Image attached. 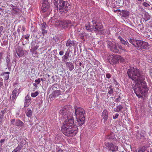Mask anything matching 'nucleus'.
<instances>
[{
	"instance_id": "9d476101",
	"label": "nucleus",
	"mask_w": 152,
	"mask_h": 152,
	"mask_svg": "<svg viewBox=\"0 0 152 152\" xmlns=\"http://www.w3.org/2000/svg\"><path fill=\"white\" fill-rule=\"evenodd\" d=\"M108 48L114 53H117L119 52L117 47L114 42H109L108 43Z\"/></svg>"
},
{
	"instance_id": "4d7b16f0",
	"label": "nucleus",
	"mask_w": 152,
	"mask_h": 152,
	"mask_svg": "<svg viewBox=\"0 0 152 152\" xmlns=\"http://www.w3.org/2000/svg\"><path fill=\"white\" fill-rule=\"evenodd\" d=\"M117 12H121V10L119 9L117 10H114V12L115 13H116Z\"/></svg>"
},
{
	"instance_id": "6e6552de",
	"label": "nucleus",
	"mask_w": 152,
	"mask_h": 152,
	"mask_svg": "<svg viewBox=\"0 0 152 152\" xmlns=\"http://www.w3.org/2000/svg\"><path fill=\"white\" fill-rule=\"evenodd\" d=\"M92 22L93 24L92 26V30L95 31H102L103 26L101 23L97 22L95 20H92Z\"/></svg>"
},
{
	"instance_id": "4be33fe9",
	"label": "nucleus",
	"mask_w": 152,
	"mask_h": 152,
	"mask_svg": "<svg viewBox=\"0 0 152 152\" xmlns=\"http://www.w3.org/2000/svg\"><path fill=\"white\" fill-rule=\"evenodd\" d=\"M74 45L75 44L73 41H71L69 39L67 41L66 44V46L67 47H71L74 46Z\"/></svg>"
},
{
	"instance_id": "a18cd8bd",
	"label": "nucleus",
	"mask_w": 152,
	"mask_h": 152,
	"mask_svg": "<svg viewBox=\"0 0 152 152\" xmlns=\"http://www.w3.org/2000/svg\"><path fill=\"white\" fill-rule=\"evenodd\" d=\"M119 115L118 113H116L115 114V115H113V119H115L116 118H117L119 116Z\"/></svg>"
},
{
	"instance_id": "c9c22d12",
	"label": "nucleus",
	"mask_w": 152,
	"mask_h": 152,
	"mask_svg": "<svg viewBox=\"0 0 152 152\" xmlns=\"http://www.w3.org/2000/svg\"><path fill=\"white\" fill-rule=\"evenodd\" d=\"M39 94V92L38 91H36L34 93H32L31 94V96L32 97H35L37 96Z\"/></svg>"
},
{
	"instance_id": "423d86ee",
	"label": "nucleus",
	"mask_w": 152,
	"mask_h": 152,
	"mask_svg": "<svg viewBox=\"0 0 152 152\" xmlns=\"http://www.w3.org/2000/svg\"><path fill=\"white\" fill-rule=\"evenodd\" d=\"M122 58L119 55L113 54L110 55L107 57V59L109 63L111 64L117 63L119 60H121Z\"/></svg>"
},
{
	"instance_id": "f704fd0d",
	"label": "nucleus",
	"mask_w": 152,
	"mask_h": 152,
	"mask_svg": "<svg viewBox=\"0 0 152 152\" xmlns=\"http://www.w3.org/2000/svg\"><path fill=\"white\" fill-rule=\"evenodd\" d=\"M26 115L28 117H30L32 115V112L31 110L29 109L26 113Z\"/></svg>"
},
{
	"instance_id": "4c0bfd02",
	"label": "nucleus",
	"mask_w": 152,
	"mask_h": 152,
	"mask_svg": "<svg viewBox=\"0 0 152 152\" xmlns=\"http://www.w3.org/2000/svg\"><path fill=\"white\" fill-rule=\"evenodd\" d=\"M145 150V146L141 147L140 148L138 151V152H144Z\"/></svg>"
},
{
	"instance_id": "864d4df0",
	"label": "nucleus",
	"mask_w": 152,
	"mask_h": 152,
	"mask_svg": "<svg viewBox=\"0 0 152 152\" xmlns=\"http://www.w3.org/2000/svg\"><path fill=\"white\" fill-rule=\"evenodd\" d=\"M3 117L0 115V123H1L2 122Z\"/></svg>"
},
{
	"instance_id": "5fc2aeb1",
	"label": "nucleus",
	"mask_w": 152,
	"mask_h": 152,
	"mask_svg": "<svg viewBox=\"0 0 152 152\" xmlns=\"http://www.w3.org/2000/svg\"><path fill=\"white\" fill-rule=\"evenodd\" d=\"M118 48L121 50H123V48L121 45H118Z\"/></svg>"
},
{
	"instance_id": "6e6d98bb",
	"label": "nucleus",
	"mask_w": 152,
	"mask_h": 152,
	"mask_svg": "<svg viewBox=\"0 0 152 152\" xmlns=\"http://www.w3.org/2000/svg\"><path fill=\"white\" fill-rule=\"evenodd\" d=\"M4 27L3 26L0 27V31H2L3 30Z\"/></svg>"
},
{
	"instance_id": "e433bc0d",
	"label": "nucleus",
	"mask_w": 152,
	"mask_h": 152,
	"mask_svg": "<svg viewBox=\"0 0 152 152\" xmlns=\"http://www.w3.org/2000/svg\"><path fill=\"white\" fill-rule=\"evenodd\" d=\"M144 16V20L145 21H147L150 18V15L148 14H145Z\"/></svg>"
},
{
	"instance_id": "ea45409f",
	"label": "nucleus",
	"mask_w": 152,
	"mask_h": 152,
	"mask_svg": "<svg viewBox=\"0 0 152 152\" xmlns=\"http://www.w3.org/2000/svg\"><path fill=\"white\" fill-rule=\"evenodd\" d=\"M35 83H37V84H39L40 83V78L36 79L35 81Z\"/></svg>"
},
{
	"instance_id": "b1692460",
	"label": "nucleus",
	"mask_w": 152,
	"mask_h": 152,
	"mask_svg": "<svg viewBox=\"0 0 152 152\" xmlns=\"http://www.w3.org/2000/svg\"><path fill=\"white\" fill-rule=\"evenodd\" d=\"M66 64L67 67L69 68L70 71H71L73 69L74 66L72 63L67 62L66 63Z\"/></svg>"
},
{
	"instance_id": "bb28decb",
	"label": "nucleus",
	"mask_w": 152,
	"mask_h": 152,
	"mask_svg": "<svg viewBox=\"0 0 152 152\" xmlns=\"http://www.w3.org/2000/svg\"><path fill=\"white\" fill-rule=\"evenodd\" d=\"M140 47L141 49H146L148 47V44L147 42L142 41V44Z\"/></svg>"
},
{
	"instance_id": "f3484780",
	"label": "nucleus",
	"mask_w": 152,
	"mask_h": 152,
	"mask_svg": "<svg viewBox=\"0 0 152 152\" xmlns=\"http://www.w3.org/2000/svg\"><path fill=\"white\" fill-rule=\"evenodd\" d=\"M31 97L28 95L26 96L25 98V102L24 103V107H27L31 103Z\"/></svg>"
},
{
	"instance_id": "37998d69",
	"label": "nucleus",
	"mask_w": 152,
	"mask_h": 152,
	"mask_svg": "<svg viewBox=\"0 0 152 152\" xmlns=\"http://www.w3.org/2000/svg\"><path fill=\"white\" fill-rule=\"evenodd\" d=\"M15 120L14 119H11L10 120V122L12 124L15 125Z\"/></svg>"
},
{
	"instance_id": "c03bdc74",
	"label": "nucleus",
	"mask_w": 152,
	"mask_h": 152,
	"mask_svg": "<svg viewBox=\"0 0 152 152\" xmlns=\"http://www.w3.org/2000/svg\"><path fill=\"white\" fill-rule=\"evenodd\" d=\"M106 76L107 78L109 79L111 77V75L109 73H108L106 74Z\"/></svg>"
},
{
	"instance_id": "1a4fd4ad",
	"label": "nucleus",
	"mask_w": 152,
	"mask_h": 152,
	"mask_svg": "<svg viewBox=\"0 0 152 152\" xmlns=\"http://www.w3.org/2000/svg\"><path fill=\"white\" fill-rule=\"evenodd\" d=\"M129 42L136 47L140 48L142 44V41L140 40L134 39V38H129L128 39Z\"/></svg>"
},
{
	"instance_id": "58836bf2",
	"label": "nucleus",
	"mask_w": 152,
	"mask_h": 152,
	"mask_svg": "<svg viewBox=\"0 0 152 152\" xmlns=\"http://www.w3.org/2000/svg\"><path fill=\"white\" fill-rule=\"evenodd\" d=\"M54 0V4L55 5L57 4V5L58 4H59V2H60L61 1H62L63 0Z\"/></svg>"
},
{
	"instance_id": "9b49d317",
	"label": "nucleus",
	"mask_w": 152,
	"mask_h": 152,
	"mask_svg": "<svg viewBox=\"0 0 152 152\" xmlns=\"http://www.w3.org/2000/svg\"><path fill=\"white\" fill-rule=\"evenodd\" d=\"M105 144L109 150L113 152L118 150V146L114 145L112 143L109 142H105Z\"/></svg>"
},
{
	"instance_id": "338daca9",
	"label": "nucleus",
	"mask_w": 152,
	"mask_h": 152,
	"mask_svg": "<svg viewBox=\"0 0 152 152\" xmlns=\"http://www.w3.org/2000/svg\"><path fill=\"white\" fill-rule=\"evenodd\" d=\"M124 0V1H127L128 0Z\"/></svg>"
},
{
	"instance_id": "72a5a7b5",
	"label": "nucleus",
	"mask_w": 152,
	"mask_h": 152,
	"mask_svg": "<svg viewBox=\"0 0 152 152\" xmlns=\"http://www.w3.org/2000/svg\"><path fill=\"white\" fill-rule=\"evenodd\" d=\"M113 93V89L112 86H111L109 87L108 93L109 94H111Z\"/></svg>"
},
{
	"instance_id": "c85d7f7f",
	"label": "nucleus",
	"mask_w": 152,
	"mask_h": 152,
	"mask_svg": "<svg viewBox=\"0 0 152 152\" xmlns=\"http://www.w3.org/2000/svg\"><path fill=\"white\" fill-rule=\"evenodd\" d=\"M118 38L120 40V42L122 44L124 45H126L128 43V42L127 41H126L121 37L119 36L118 37Z\"/></svg>"
},
{
	"instance_id": "ddd939ff",
	"label": "nucleus",
	"mask_w": 152,
	"mask_h": 152,
	"mask_svg": "<svg viewBox=\"0 0 152 152\" xmlns=\"http://www.w3.org/2000/svg\"><path fill=\"white\" fill-rule=\"evenodd\" d=\"M12 7V10L11 12L12 15H18L19 14L20 10L18 8L17 6H15L13 4H11Z\"/></svg>"
},
{
	"instance_id": "2f4dec72",
	"label": "nucleus",
	"mask_w": 152,
	"mask_h": 152,
	"mask_svg": "<svg viewBox=\"0 0 152 152\" xmlns=\"http://www.w3.org/2000/svg\"><path fill=\"white\" fill-rule=\"evenodd\" d=\"M11 59V58L10 57V55L9 54H8L6 58V62L8 65L9 64Z\"/></svg>"
},
{
	"instance_id": "f8f14e48",
	"label": "nucleus",
	"mask_w": 152,
	"mask_h": 152,
	"mask_svg": "<svg viewBox=\"0 0 152 152\" xmlns=\"http://www.w3.org/2000/svg\"><path fill=\"white\" fill-rule=\"evenodd\" d=\"M61 95V92L60 90L52 92L49 96L51 98H55L58 97H60V95Z\"/></svg>"
},
{
	"instance_id": "774afa93",
	"label": "nucleus",
	"mask_w": 152,
	"mask_h": 152,
	"mask_svg": "<svg viewBox=\"0 0 152 152\" xmlns=\"http://www.w3.org/2000/svg\"><path fill=\"white\" fill-rule=\"evenodd\" d=\"M81 63H80V66L81 65Z\"/></svg>"
},
{
	"instance_id": "a19ab883",
	"label": "nucleus",
	"mask_w": 152,
	"mask_h": 152,
	"mask_svg": "<svg viewBox=\"0 0 152 152\" xmlns=\"http://www.w3.org/2000/svg\"><path fill=\"white\" fill-rule=\"evenodd\" d=\"M30 35L29 34H26L25 37V39L28 41L29 40Z\"/></svg>"
},
{
	"instance_id": "393cba45",
	"label": "nucleus",
	"mask_w": 152,
	"mask_h": 152,
	"mask_svg": "<svg viewBox=\"0 0 152 152\" xmlns=\"http://www.w3.org/2000/svg\"><path fill=\"white\" fill-rule=\"evenodd\" d=\"M123 107L122 105H119L116 107L114 109V111L116 112H119L122 111Z\"/></svg>"
},
{
	"instance_id": "052dcab7",
	"label": "nucleus",
	"mask_w": 152,
	"mask_h": 152,
	"mask_svg": "<svg viewBox=\"0 0 152 152\" xmlns=\"http://www.w3.org/2000/svg\"><path fill=\"white\" fill-rule=\"evenodd\" d=\"M17 32L18 33H20V30L18 28L17 30Z\"/></svg>"
},
{
	"instance_id": "603ef678",
	"label": "nucleus",
	"mask_w": 152,
	"mask_h": 152,
	"mask_svg": "<svg viewBox=\"0 0 152 152\" xmlns=\"http://www.w3.org/2000/svg\"><path fill=\"white\" fill-rule=\"evenodd\" d=\"M37 84L36 83H33V85L35 87V88H37Z\"/></svg>"
},
{
	"instance_id": "f03ea898",
	"label": "nucleus",
	"mask_w": 152,
	"mask_h": 152,
	"mask_svg": "<svg viewBox=\"0 0 152 152\" xmlns=\"http://www.w3.org/2000/svg\"><path fill=\"white\" fill-rule=\"evenodd\" d=\"M127 73L129 78L135 82L136 84L133 88L135 94L138 97H142L149 88L144 81L145 77L142 72L136 68L131 67L128 70Z\"/></svg>"
},
{
	"instance_id": "2eb2a0df",
	"label": "nucleus",
	"mask_w": 152,
	"mask_h": 152,
	"mask_svg": "<svg viewBox=\"0 0 152 152\" xmlns=\"http://www.w3.org/2000/svg\"><path fill=\"white\" fill-rule=\"evenodd\" d=\"M15 50L16 53L19 57H21L23 55L24 52L21 47H18Z\"/></svg>"
},
{
	"instance_id": "aec40b11",
	"label": "nucleus",
	"mask_w": 152,
	"mask_h": 152,
	"mask_svg": "<svg viewBox=\"0 0 152 152\" xmlns=\"http://www.w3.org/2000/svg\"><path fill=\"white\" fill-rule=\"evenodd\" d=\"M130 13L129 11L126 10H123L121 11L120 15L122 17H125L128 16L129 15Z\"/></svg>"
},
{
	"instance_id": "69168bd1",
	"label": "nucleus",
	"mask_w": 152,
	"mask_h": 152,
	"mask_svg": "<svg viewBox=\"0 0 152 152\" xmlns=\"http://www.w3.org/2000/svg\"><path fill=\"white\" fill-rule=\"evenodd\" d=\"M83 36H82L81 37V38L83 39Z\"/></svg>"
},
{
	"instance_id": "dca6fc26",
	"label": "nucleus",
	"mask_w": 152,
	"mask_h": 152,
	"mask_svg": "<svg viewBox=\"0 0 152 152\" xmlns=\"http://www.w3.org/2000/svg\"><path fill=\"white\" fill-rule=\"evenodd\" d=\"M24 123L19 119H17L16 121L15 126L18 127L20 129L23 128L24 126Z\"/></svg>"
},
{
	"instance_id": "0eeeda50",
	"label": "nucleus",
	"mask_w": 152,
	"mask_h": 152,
	"mask_svg": "<svg viewBox=\"0 0 152 152\" xmlns=\"http://www.w3.org/2000/svg\"><path fill=\"white\" fill-rule=\"evenodd\" d=\"M20 89V86L17 85V87H15L12 91L11 99L12 101H14V100L17 98L21 92Z\"/></svg>"
},
{
	"instance_id": "3c124183",
	"label": "nucleus",
	"mask_w": 152,
	"mask_h": 152,
	"mask_svg": "<svg viewBox=\"0 0 152 152\" xmlns=\"http://www.w3.org/2000/svg\"><path fill=\"white\" fill-rule=\"evenodd\" d=\"M42 3H48V0H42Z\"/></svg>"
},
{
	"instance_id": "412c9836",
	"label": "nucleus",
	"mask_w": 152,
	"mask_h": 152,
	"mask_svg": "<svg viewBox=\"0 0 152 152\" xmlns=\"http://www.w3.org/2000/svg\"><path fill=\"white\" fill-rule=\"evenodd\" d=\"M46 26L47 25L46 23L44 22L42 24V34H43V35H44L45 34H46L47 32V31L45 30Z\"/></svg>"
},
{
	"instance_id": "79ce46f5",
	"label": "nucleus",
	"mask_w": 152,
	"mask_h": 152,
	"mask_svg": "<svg viewBox=\"0 0 152 152\" xmlns=\"http://www.w3.org/2000/svg\"><path fill=\"white\" fill-rule=\"evenodd\" d=\"M142 4L145 7H149L150 5L148 3L145 2H143L142 3Z\"/></svg>"
},
{
	"instance_id": "7ed1b4c3",
	"label": "nucleus",
	"mask_w": 152,
	"mask_h": 152,
	"mask_svg": "<svg viewBox=\"0 0 152 152\" xmlns=\"http://www.w3.org/2000/svg\"><path fill=\"white\" fill-rule=\"evenodd\" d=\"M75 115L76 121L79 126H82L84 123L85 117V111L81 107H75Z\"/></svg>"
},
{
	"instance_id": "7c9ffc66",
	"label": "nucleus",
	"mask_w": 152,
	"mask_h": 152,
	"mask_svg": "<svg viewBox=\"0 0 152 152\" xmlns=\"http://www.w3.org/2000/svg\"><path fill=\"white\" fill-rule=\"evenodd\" d=\"M59 86L57 84H56L53 85L52 88L53 92H54L55 91H59V90H58V87Z\"/></svg>"
},
{
	"instance_id": "c756f323",
	"label": "nucleus",
	"mask_w": 152,
	"mask_h": 152,
	"mask_svg": "<svg viewBox=\"0 0 152 152\" xmlns=\"http://www.w3.org/2000/svg\"><path fill=\"white\" fill-rule=\"evenodd\" d=\"M10 72H4L3 74L4 78L6 80H8L9 77V74Z\"/></svg>"
},
{
	"instance_id": "49530a36",
	"label": "nucleus",
	"mask_w": 152,
	"mask_h": 152,
	"mask_svg": "<svg viewBox=\"0 0 152 152\" xmlns=\"http://www.w3.org/2000/svg\"><path fill=\"white\" fill-rule=\"evenodd\" d=\"M121 100V98L120 96H119L115 100V102H119Z\"/></svg>"
},
{
	"instance_id": "a211bd4d",
	"label": "nucleus",
	"mask_w": 152,
	"mask_h": 152,
	"mask_svg": "<svg viewBox=\"0 0 152 152\" xmlns=\"http://www.w3.org/2000/svg\"><path fill=\"white\" fill-rule=\"evenodd\" d=\"M102 116L104 119V121L106 122L108 119V113L107 110H104L102 113Z\"/></svg>"
},
{
	"instance_id": "8fccbe9b",
	"label": "nucleus",
	"mask_w": 152,
	"mask_h": 152,
	"mask_svg": "<svg viewBox=\"0 0 152 152\" xmlns=\"http://www.w3.org/2000/svg\"><path fill=\"white\" fill-rule=\"evenodd\" d=\"M3 86V83L2 82H0V90H1V88H2Z\"/></svg>"
},
{
	"instance_id": "473e14b6",
	"label": "nucleus",
	"mask_w": 152,
	"mask_h": 152,
	"mask_svg": "<svg viewBox=\"0 0 152 152\" xmlns=\"http://www.w3.org/2000/svg\"><path fill=\"white\" fill-rule=\"evenodd\" d=\"M7 112V108H5L0 111V115L3 117L5 113Z\"/></svg>"
},
{
	"instance_id": "e2e57ef3",
	"label": "nucleus",
	"mask_w": 152,
	"mask_h": 152,
	"mask_svg": "<svg viewBox=\"0 0 152 152\" xmlns=\"http://www.w3.org/2000/svg\"><path fill=\"white\" fill-rule=\"evenodd\" d=\"M40 81H41H41H45V80H44V79H43V78H41L40 79Z\"/></svg>"
},
{
	"instance_id": "39448f33",
	"label": "nucleus",
	"mask_w": 152,
	"mask_h": 152,
	"mask_svg": "<svg viewBox=\"0 0 152 152\" xmlns=\"http://www.w3.org/2000/svg\"><path fill=\"white\" fill-rule=\"evenodd\" d=\"M53 23L55 22L56 25L60 26L63 28H66L71 27L72 26V22L68 20L60 21L57 20L56 21H53Z\"/></svg>"
},
{
	"instance_id": "a878e982",
	"label": "nucleus",
	"mask_w": 152,
	"mask_h": 152,
	"mask_svg": "<svg viewBox=\"0 0 152 152\" xmlns=\"http://www.w3.org/2000/svg\"><path fill=\"white\" fill-rule=\"evenodd\" d=\"M90 23L88 22L85 24V29L90 31H92V26H90Z\"/></svg>"
},
{
	"instance_id": "13d9d810",
	"label": "nucleus",
	"mask_w": 152,
	"mask_h": 152,
	"mask_svg": "<svg viewBox=\"0 0 152 152\" xmlns=\"http://www.w3.org/2000/svg\"><path fill=\"white\" fill-rule=\"evenodd\" d=\"M5 140L4 139H1V140L0 142L1 143H3Z\"/></svg>"
},
{
	"instance_id": "bf43d9fd",
	"label": "nucleus",
	"mask_w": 152,
	"mask_h": 152,
	"mask_svg": "<svg viewBox=\"0 0 152 152\" xmlns=\"http://www.w3.org/2000/svg\"><path fill=\"white\" fill-rule=\"evenodd\" d=\"M126 45H127L128 47H130V46L131 45L129 44V43L128 42V44H127Z\"/></svg>"
},
{
	"instance_id": "de8ad7c7",
	"label": "nucleus",
	"mask_w": 152,
	"mask_h": 152,
	"mask_svg": "<svg viewBox=\"0 0 152 152\" xmlns=\"http://www.w3.org/2000/svg\"><path fill=\"white\" fill-rule=\"evenodd\" d=\"M149 73L152 79V68L150 69L149 71Z\"/></svg>"
},
{
	"instance_id": "0e129e2a",
	"label": "nucleus",
	"mask_w": 152,
	"mask_h": 152,
	"mask_svg": "<svg viewBox=\"0 0 152 152\" xmlns=\"http://www.w3.org/2000/svg\"><path fill=\"white\" fill-rule=\"evenodd\" d=\"M58 152H63V151L61 150H58Z\"/></svg>"
},
{
	"instance_id": "f257e3e1",
	"label": "nucleus",
	"mask_w": 152,
	"mask_h": 152,
	"mask_svg": "<svg viewBox=\"0 0 152 152\" xmlns=\"http://www.w3.org/2000/svg\"><path fill=\"white\" fill-rule=\"evenodd\" d=\"M60 113L64 118H67L63 123L61 128L63 133L69 137L75 135L78 129L73 117L72 107L70 105L64 106L60 110Z\"/></svg>"
},
{
	"instance_id": "20e7f679",
	"label": "nucleus",
	"mask_w": 152,
	"mask_h": 152,
	"mask_svg": "<svg viewBox=\"0 0 152 152\" xmlns=\"http://www.w3.org/2000/svg\"><path fill=\"white\" fill-rule=\"evenodd\" d=\"M57 10L61 14L64 12H66L69 9V4L67 1H61L59 4L57 5Z\"/></svg>"
},
{
	"instance_id": "680f3d73",
	"label": "nucleus",
	"mask_w": 152,
	"mask_h": 152,
	"mask_svg": "<svg viewBox=\"0 0 152 152\" xmlns=\"http://www.w3.org/2000/svg\"><path fill=\"white\" fill-rule=\"evenodd\" d=\"M26 29V28H25V27H24V26H23L22 27V30L23 31H24Z\"/></svg>"
},
{
	"instance_id": "4468645a",
	"label": "nucleus",
	"mask_w": 152,
	"mask_h": 152,
	"mask_svg": "<svg viewBox=\"0 0 152 152\" xmlns=\"http://www.w3.org/2000/svg\"><path fill=\"white\" fill-rule=\"evenodd\" d=\"M39 45L38 43H36L35 41H33L31 42V48L30 50V51L32 53H34L39 47Z\"/></svg>"
},
{
	"instance_id": "6ab92c4d",
	"label": "nucleus",
	"mask_w": 152,
	"mask_h": 152,
	"mask_svg": "<svg viewBox=\"0 0 152 152\" xmlns=\"http://www.w3.org/2000/svg\"><path fill=\"white\" fill-rule=\"evenodd\" d=\"M49 8V4L48 3H42V11L43 12H46Z\"/></svg>"
},
{
	"instance_id": "cd10ccee",
	"label": "nucleus",
	"mask_w": 152,
	"mask_h": 152,
	"mask_svg": "<svg viewBox=\"0 0 152 152\" xmlns=\"http://www.w3.org/2000/svg\"><path fill=\"white\" fill-rule=\"evenodd\" d=\"M69 54V53L68 51H66L64 55L62 57L63 60L64 61H67L68 58Z\"/></svg>"
},
{
	"instance_id": "09e8293b",
	"label": "nucleus",
	"mask_w": 152,
	"mask_h": 152,
	"mask_svg": "<svg viewBox=\"0 0 152 152\" xmlns=\"http://www.w3.org/2000/svg\"><path fill=\"white\" fill-rule=\"evenodd\" d=\"M64 53V52L63 50H61L59 52V54L61 56H62L63 55Z\"/></svg>"
},
{
	"instance_id": "5701e85b",
	"label": "nucleus",
	"mask_w": 152,
	"mask_h": 152,
	"mask_svg": "<svg viewBox=\"0 0 152 152\" xmlns=\"http://www.w3.org/2000/svg\"><path fill=\"white\" fill-rule=\"evenodd\" d=\"M22 147L23 145L21 144H18L16 148L14 149L12 152H20Z\"/></svg>"
}]
</instances>
